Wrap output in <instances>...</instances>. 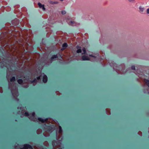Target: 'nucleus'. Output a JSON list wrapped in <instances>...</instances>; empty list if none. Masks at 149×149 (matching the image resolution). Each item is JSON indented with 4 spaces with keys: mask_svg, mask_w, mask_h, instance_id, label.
I'll list each match as a JSON object with an SVG mask.
<instances>
[{
    "mask_svg": "<svg viewBox=\"0 0 149 149\" xmlns=\"http://www.w3.org/2000/svg\"><path fill=\"white\" fill-rule=\"evenodd\" d=\"M42 76L43 75V81L44 83H46L47 81V76L44 74V73H43L41 74Z\"/></svg>",
    "mask_w": 149,
    "mask_h": 149,
    "instance_id": "6",
    "label": "nucleus"
},
{
    "mask_svg": "<svg viewBox=\"0 0 149 149\" xmlns=\"http://www.w3.org/2000/svg\"><path fill=\"white\" fill-rule=\"evenodd\" d=\"M0 92L1 93H2L3 92L1 91H0Z\"/></svg>",
    "mask_w": 149,
    "mask_h": 149,
    "instance_id": "31",
    "label": "nucleus"
},
{
    "mask_svg": "<svg viewBox=\"0 0 149 149\" xmlns=\"http://www.w3.org/2000/svg\"><path fill=\"white\" fill-rule=\"evenodd\" d=\"M9 87L10 88V84H9Z\"/></svg>",
    "mask_w": 149,
    "mask_h": 149,
    "instance_id": "32",
    "label": "nucleus"
},
{
    "mask_svg": "<svg viewBox=\"0 0 149 149\" xmlns=\"http://www.w3.org/2000/svg\"><path fill=\"white\" fill-rule=\"evenodd\" d=\"M143 82L145 84L149 87V81L148 80L144 79L143 80Z\"/></svg>",
    "mask_w": 149,
    "mask_h": 149,
    "instance_id": "10",
    "label": "nucleus"
},
{
    "mask_svg": "<svg viewBox=\"0 0 149 149\" xmlns=\"http://www.w3.org/2000/svg\"><path fill=\"white\" fill-rule=\"evenodd\" d=\"M67 22L69 25L72 26H74L76 25V23L74 21H71L69 22V20L67 21Z\"/></svg>",
    "mask_w": 149,
    "mask_h": 149,
    "instance_id": "7",
    "label": "nucleus"
},
{
    "mask_svg": "<svg viewBox=\"0 0 149 149\" xmlns=\"http://www.w3.org/2000/svg\"><path fill=\"white\" fill-rule=\"evenodd\" d=\"M40 77H41L40 76H39V77H37V79L38 80H40Z\"/></svg>",
    "mask_w": 149,
    "mask_h": 149,
    "instance_id": "26",
    "label": "nucleus"
},
{
    "mask_svg": "<svg viewBox=\"0 0 149 149\" xmlns=\"http://www.w3.org/2000/svg\"><path fill=\"white\" fill-rule=\"evenodd\" d=\"M31 115H32V116H33L34 117L35 116V113L34 112H33L31 113Z\"/></svg>",
    "mask_w": 149,
    "mask_h": 149,
    "instance_id": "22",
    "label": "nucleus"
},
{
    "mask_svg": "<svg viewBox=\"0 0 149 149\" xmlns=\"http://www.w3.org/2000/svg\"><path fill=\"white\" fill-rule=\"evenodd\" d=\"M56 58H58V59L61 60H64L63 58L61 55L59 54H58L55 55H54L52 57L50 61H51V62H52V61L54 59Z\"/></svg>",
    "mask_w": 149,
    "mask_h": 149,
    "instance_id": "4",
    "label": "nucleus"
},
{
    "mask_svg": "<svg viewBox=\"0 0 149 149\" xmlns=\"http://www.w3.org/2000/svg\"><path fill=\"white\" fill-rule=\"evenodd\" d=\"M54 126L52 125H47L45 124H43L41 126V128L44 130L47 131L49 132H51L53 129Z\"/></svg>",
    "mask_w": 149,
    "mask_h": 149,
    "instance_id": "1",
    "label": "nucleus"
},
{
    "mask_svg": "<svg viewBox=\"0 0 149 149\" xmlns=\"http://www.w3.org/2000/svg\"><path fill=\"white\" fill-rule=\"evenodd\" d=\"M77 52L78 53H80L81 52V50L80 49L81 48V47H79V46H77Z\"/></svg>",
    "mask_w": 149,
    "mask_h": 149,
    "instance_id": "11",
    "label": "nucleus"
},
{
    "mask_svg": "<svg viewBox=\"0 0 149 149\" xmlns=\"http://www.w3.org/2000/svg\"><path fill=\"white\" fill-rule=\"evenodd\" d=\"M15 77H13L12 78H11L10 79V82H13L15 81Z\"/></svg>",
    "mask_w": 149,
    "mask_h": 149,
    "instance_id": "17",
    "label": "nucleus"
},
{
    "mask_svg": "<svg viewBox=\"0 0 149 149\" xmlns=\"http://www.w3.org/2000/svg\"><path fill=\"white\" fill-rule=\"evenodd\" d=\"M79 58H78L77 59V60H79Z\"/></svg>",
    "mask_w": 149,
    "mask_h": 149,
    "instance_id": "35",
    "label": "nucleus"
},
{
    "mask_svg": "<svg viewBox=\"0 0 149 149\" xmlns=\"http://www.w3.org/2000/svg\"><path fill=\"white\" fill-rule=\"evenodd\" d=\"M134 0H128L130 2H133L134 1Z\"/></svg>",
    "mask_w": 149,
    "mask_h": 149,
    "instance_id": "29",
    "label": "nucleus"
},
{
    "mask_svg": "<svg viewBox=\"0 0 149 149\" xmlns=\"http://www.w3.org/2000/svg\"><path fill=\"white\" fill-rule=\"evenodd\" d=\"M61 13L62 14L64 15L66 13V12L64 10H63L61 12Z\"/></svg>",
    "mask_w": 149,
    "mask_h": 149,
    "instance_id": "23",
    "label": "nucleus"
},
{
    "mask_svg": "<svg viewBox=\"0 0 149 149\" xmlns=\"http://www.w3.org/2000/svg\"><path fill=\"white\" fill-rule=\"evenodd\" d=\"M17 78H23V77L24 78H25V77H23V74H22V73L21 74H18V75L17 76Z\"/></svg>",
    "mask_w": 149,
    "mask_h": 149,
    "instance_id": "13",
    "label": "nucleus"
},
{
    "mask_svg": "<svg viewBox=\"0 0 149 149\" xmlns=\"http://www.w3.org/2000/svg\"><path fill=\"white\" fill-rule=\"evenodd\" d=\"M131 68L132 70H134L135 69V66L134 65L132 66L131 67Z\"/></svg>",
    "mask_w": 149,
    "mask_h": 149,
    "instance_id": "24",
    "label": "nucleus"
},
{
    "mask_svg": "<svg viewBox=\"0 0 149 149\" xmlns=\"http://www.w3.org/2000/svg\"><path fill=\"white\" fill-rule=\"evenodd\" d=\"M59 132H58L59 133L61 134L62 132V129L61 127L60 126H59Z\"/></svg>",
    "mask_w": 149,
    "mask_h": 149,
    "instance_id": "16",
    "label": "nucleus"
},
{
    "mask_svg": "<svg viewBox=\"0 0 149 149\" xmlns=\"http://www.w3.org/2000/svg\"><path fill=\"white\" fill-rule=\"evenodd\" d=\"M52 144L53 145H54L55 144H57V141L55 140H53L52 141Z\"/></svg>",
    "mask_w": 149,
    "mask_h": 149,
    "instance_id": "19",
    "label": "nucleus"
},
{
    "mask_svg": "<svg viewBox=\"0 0 149 149\" xmlns=\"http://www.w3.org/2000/svg\"><path fill=\"white\" fill-rule=\"evenodd\" d=\"M110 66L113 67V69H115V67L116 66V64H112L111 63H110Z\"/></svg>",
    "mask_w": 149,
    "mask_h": 149,
    "instance_id": "15",
    "label": "nucleus"
},
{
    "mask_svg": "<svg viewBox=\"0 0 149 149\" xmlns=\"http://www.w3.org/2000/svg\"><path fill=\"white\" fill-rule=\"evenodd\" d=\"M115 70H116V72H117V69H116L115 68V69H114Z\"/></svg>",
    "mask_w": 149,
    "mask_h": 149,
    "instance_id": "30",
    "label": "nucleus"
},
{
    "mask_svg": "<svg viewBox=\"0 0 149 149\" xmlns=\"http://www.w3.org/2000/svg\"><path fill=\"white\" fill-rule=\"evenodd\" d=\"M21 94V93H20V94Z\"/></svg>",
    "mask_w": 149,
    "mask_h": 149,
    "instance_id": "36",
    "label": "nucleus"
},
{
    "mask_svg": "<svg viewBox=\"0 0 149 149\" xmlns=\"http://www.w3.org/2000/svg\"><path fill=\"white\" fill-rule=\"evenodd\" d=\"M29 148L30 149H33V147L31 145L26 144L24 145V147L22 148H21L20 149H27Z\"/></svg>",
    "mask_w": 149,
    "mask_h": 149,
    "instance_id": "5",
    "label": "nucleus"
},
{
    "mask_svg": "<svg viewBox=\"0 0 149 149\" xmlns=\"http://www.w3.org/2000/svg\"><path fill=\"white\" fill-rule=\"evenodd\" d=\"M38 5L39 8H42L43 11L45 10V8L44 7V6L42 4L40 3H38Z\"/></svg>",
    "mask_w": 149,
    "mask_h": 149,
    "instance_id": "9",
    "label": "nucleus"
},
{
    "mask_svg": "<svg viewBox=\"0 0 149 149\" xmlns=\"http://www.w3.org/2000/svg\"><path fill=\"white\" fill-rule=\"evenodd\" d=\"M68 45L67 43H65L64 44H63L62 47L63 48L61 49V50H63V49H64L66 47H67Z\"/></svg>",
    "mask_w": 149,
    "mask_h": 149,
    "instance_id": "12",
    "label": "nucleus"
},
{
    "mask_svg": "<svg viewBox=\"0 0 149 149\" xmlns=\"http://www.w3.org/2000/svg\"><path fill=\"white\" fill-rule=\"evenodd\" d=\"M42 135H43V136L44 137L43 139V140H45L46 139V138H45V136L43 134Z\"/></svg>",
    "mask_w": 149,
    "mask_h": 149,
    "instance_id": "25",
    "label": "nucleus"
},
{
    "mask_svg": "<svg viewBox=\"0 0 149 149\" xmlns=\"http://www.w3.org/2000/svg\"><path fill=\"white\" fill-rule=\"evenodd\" d=\"M50 149H53V148H52H52H50Z\"/></svg>",
    "mask_w": 149,
    "mask_h": 149,
    "instance_id": "34",
    "label": "nucleus"
},
{
    "mask_svg": "<svg viewBox=\"0 0 149 149\" xmlns=\"http://www.w3.org/2000/svg\"><path fill=\"white\" fill-rule=\"evenodd\" d=\"M83 52L82 53V54H85L86 53V49L85 48H83L82 49Z\"/></svg>",
    "mask_w": 149,
    "mask_h": 149,
    "instance_id": "18",
    "label": "nucleus"
},
{
    "mask_svg": "<svg viewBox=\"0 0 149 149\" xmlns=\"http://www.w3.org/2000/svg\"><path fill=\"white\" fill-rule=\"evenodd\" d=\"M147 13L148 14H149V8L147 9Z\"/></svg>",
    "mask_w": 149,
    "mask_h": 149,
    "instance_id": "28",
    "label": "nucleus"
},
{
    "mask_svg": "<svg viewBox=\"0 0 149 149\" xmlns=\"http://www.w3.org/2000/svg\"><path fill=\"white\" fill-rule=\"evenodd\" d=\"M38 120L40 122L42 123H44L45 122H46L47 121L48 119L47 118H46L45 119H43L41 118H38Z\"/></svg>",
    "mask_w": 149,
    "mask_h": 149,
    "instance_id": "8",
    "label": "nucleus"
},
{
    "mask_svg": "<svg viewBox=\"0 0 149 149\" xmlns=\"http://www.w3.org/2000/svg\"><path fill=\"white\" fill-rule=\"evenodd\" d=\"M25 80L26 81V84H24L23 85V86L25 88H27L29 86V84H33V86L36 85L37 82V80L36 79H34L32 81H29V79H26Z\"/></svg>",
    "mask_w": 149,
    "mask_h": 149,
    "instance_id": "3",
    "label": "nucleus"
},
{
    "mask_svg": "<svg viewBox=\"0 0 149 149\" xmlns=\"http://www.w3.org/2000/svg\"><path fill=\"white\" fill-rule=\"evenodd\" d=\"M17 42L18 43L19 42V44H20L21 45H22V42H20V41H19L18 42Z\"/></svg>",
    "mask_w": 149,
    "mask_h": 149,
    "instance_id": "27",
    "label": "nucleus"
},
{
    "mask_svg": "<svg viewBox=\"0 0 149 149\" xmlns=\"http://www.w3.org/2000/svg\"><path fill=\"white\" fill-rule=\"evenodd\" d=\"M120 73L121 74H123V73H122V72H120Z\"/></svg>",
    "mask_w": 149,
    "mask_h": 149,
    "instance_id": "33",
    "label": "nucleus"
},
{
    "mask_svg": "<svg viewBox=\"0 0 149 149\" xmlns=\"http://www.w3.org/2000/svg\"><path fill=\"white\" fill-rule=\"evenodd\" d=\"M89 57H91V58H89L88 56L85 55L82 56L81 58V60H91V61H97V58L95 56H93V55H89Z\"/></svg>",
    "mask_w": 149,
    "mask_h": 149,
    "instance_id": "2",
    "label": "nucleus"
},
{
    "mask_svg": "<svg viewBox=\"0 0 149 149\" xmlns=\"http://www.w3.org/2000/svg\"><path fill=\"white\" fill-rule=\"evenodd\" d=\"M17 82L19 84H22L23 83V80L22 79H18L17 80Z\"/></svg>",
    "mask_w": 149,
    "mask_h": 149,
    "instance_id": "14",
    "label": "nucleus"
},
{
    "mask_svg": "<svg viewBox=\"0 0 149 149\" xmlns=\"http://www.w3.org/2000/svg\"><path fill=\"white\" fill-rule=\"evenodd\" d=\"M139 10L140 12H143L144 10V8H143L140 7L139 8Z\"/></svg>",
    "mask_w": 149,
    "mask_h": 149,
    "instance_id": "21",
    "label": "nucleus"
},
{
    "mask_svg": "<svg viewBox=\"0 0 149 149\" xmlns=\"http://www.w3.org/2000/svg\"><path fill=\"white\" fill-rule=\"evenodd\" d=\"M24 115L25 116H29V113L28 112H25L24 113Z\"/></svg>",
    "mask_w": 149,
    "mask_h": 149,
    "instance_id": "20",
    "label": "nucleus"
}]
</instances>
